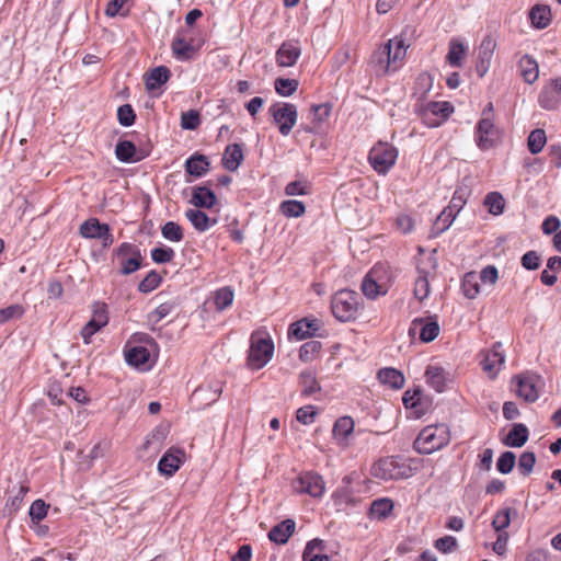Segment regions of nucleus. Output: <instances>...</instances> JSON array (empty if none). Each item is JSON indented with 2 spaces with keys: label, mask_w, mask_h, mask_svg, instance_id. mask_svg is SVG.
Returning <instances> with one entry per match:
<instances>
[{
  "label": "nucleus",
  "mask_w": 561,
  "mask_h": 561,
  "mask_svg": "<svg viewBox=\"0 0 561 561\" xmlns=\"http://www.w3.org/2000/svg\"><path fill=\"white\" fill-rule=\"evenodd\" d=\"M408 46L409 44H405L402 37H391L375 50L371 56V64L376 73L385 76L399 69L405 57Z\"/></svg>",
  "instance_id": "1"
},
{
  "label": "nucleus",
  "mask_w": 561,
  "mask_h": 561,
  "mask_svg": "<svg viewBox=\"0 0 561 561\" xmlns=\"http://www.w3.org/2000/svg\"><path fill=\"white\" fill-rule=\"evenodd\" d=\"M450 432L447 425L436 424L424 427L414 440V449L419 454L430 455L447 446Z\"/></svg>",
  "instance_id": "2"
},
{
  "label": "nucleus",
  "mask_w": 561,
  "mask_h": 561,
  "mask_svg": "<svg viewBox=\"0 0 561 561\" xmlns=\"http://www.w3.org/2000/svg\"><path fill=\"white\" fill-rule=\"evenodd\" d=\"M360 307L362 298L353 290H340L331 300L332 313L341 322L355 320Z\"/></svg>",
  "instance_id": "3"
},
{
  "label": "nucleus",
  "mask_w": 561,
  "mask_h": 561,
  "mask_svg": "<svg viewBox=\"0 0 561 561\" xmlns=\"http://www.w3.org/2000/svg\"><path fill=\"white\" fill-rule=\"evenodd\" d=\"M112 263L118 266V274L126 276L141 267L142 255L137 245L124 242L113 251Z\"/></svg>",
  "instance_id": "4"
},
{
  "label": "nucleus",
  "mask_w": 561,
  "mask_h": 561,
  "mask_svg": "<svg viewBox=\"0 0 561 561\" xmlns=\"http://www.w3.org/2000/svg\"><path fill=\"white\" fill-rule=\"evenodd\" d=\"M373 477L389 481L407 479L412 476V468L397 457L379 459L370 469Z\"/></svg>",
  "instance_id": "5"
},
{
  "label": "nucleus",
  "mask_w": 561,
  "mask_h": 561,
  "mask_svg": "<svg viewBox=\"0 0 561 561\" xmlns=\"http://www.w3.org/2000/svg\"><path fill=\"white\" fill-rule=\"evenodd\" d=\"M397 149L388 142H378L369 152V162L379 174H386L396 163Z\"/></svg>",
  "instance_id": "6"
},
{
  "label": "nucleus",
  "mask_w": 561,
  "mask_h": 561,
  "mask_svg": "<svg viewBox=\"0 0 561 561\" xmlns=\"http://www.w3.org/2000/svg\"><path fill=\"white\" fill-rule=\"evenodd\" d=\"M274 344L270 339L252 336L248 355V366L251 369H261L273 356Z\"/></svg>",
  "instance_id": "7"
},
{
  "label": "nucleus",
  "mask_w": 561,
  "mask_h": 561,
  "mask_svg": "<svg viewBox=\"0 0 561 561\" xmlns=\"http://www.w3.org/2000/svg\"><path fill=\"white\" fill-rule=\"evenodd\" d=\"M270 113L278 126L279 133L283 136L289 135L298 118L296 105L291 103L274 104L270 107Z\"/></svg>",
  "instance_id": "8"
},
{
  "label": "nucleus",
  "mask_w": 561,
  "mask_h": 561,
  "mask_svg": "<svg viewBox=\"0 0 561 561\" xmlns=\"http://www.w3.org/2000/svg\"><path fill=\"white\" fill-rule=\"evenodd\" d=\"M293 488L297 493H306L312 497H321L325 492V482L319 473L306 471L294 480Z\"/></svg>",
  "instance_id": "9"
},
{
  "label": "nucleus",
  "mask_w": 561,
  "mask_h": 561,
  "mask_svg": "<svg viewBox=\"0 0 561 561\" xmlns=\"http://www.w3.org/2000/svg\"><path fill=\"white\" fill-rule=\"evenodd\" d=\"M204 44L203 37H175L171 49L175 59L187 61L196 58Z\"/></svg>",
  "instance_id": "10"
},
{
  "label": "nucleus",
  "mask_w": 561,
  "mask_h": 561,
  "mask_svg": "<svg viewBox=\"0 0 561 561\" xmlns=\"http://www.w3.org/2000/svg\"><path fill=\"white\" fill-rule=\"evenodd\" d=\"M79 230L83 238L102 240L104 248L111 247L114 242L110 226L101 224L96 218H90L82 222Z\"/></svg>",
  "instance_id": "11"
},
{
  "label": "nucleus",
  "mask_w": 561,
  "mask_h": 561,
  "mask_svg": "<svg viewBox=\"0 0 561 561\" xmlns=\"http://www.w3.org/2000/svg\"><path fill=\"white\" fill-rule=\"evenodd\" d=\"M435 267V262L432 259H428L427 262H421L417 265V277L413 293L415 298L420 301L426 299L430 295V276L434 273Z\"/></svg>",
  "instance_id": "12"
},
{
  "label": "nucleus",
  "mask_w": 561,
  "mask_h": 561,
  "mask_svg": "<svg viewBox=\"0 0 561 561\" xmlns=\"http://www.w3.org/2000/svg\"><path fill=\"white\" fill-rule=\"evenodd\" d=\"M497 129L492 117H481L476 127V142L481 150H488L495 145Z\"/></svg>",
  "instance_id": "13"
},
{
  "label": "nucleus",
  "mask_w": 561,
  "mask_h": 561,
  "mask_svg": "<svg viewBox=\"0 0 561 561\" xmlns=\"http://www.w3.org/2000/svg\"><path fill=\"white\" fill-rule=\"evenodd\" d=\"M419 330L420 340L424 343L434 341L440 331L437 317L416 318L412 321L410 332Z\"/></svg>",
  "instance_id": "14"
},
{
  "label": "nucleus",
  "mask_w": 561,
  "mask_h": 561,
  "mask_svg": "<svg viewBox=\"0 0 561 561\" xmlns=\"http://www.w3.org/2000/svg\"><path fill=\"white\" fill-rule=\"evenodd\" d=\"M539 105L548 111L558 108L561 102V78H557L546 84L538 96Z\"/></svg>",
  "instance_id": "15"
},
{
  "label": "nucleus",
  "mask_w": 561,
  "mask_h": 561,
  "mask_svg": "<svg viewBox=\"0 0 561 561\" xmlns=\"http://www.w3.org/2000/svg\"><path fill=\"white\" fill-rule=\"evenodd\" d=\"M185 453L179 448H170L164 453L158 463V470L162 476L172 477L184 462Z\"/></svg>",
  "instance_id": "16"
},
{
  "label": "nucleus",
  "mask_w": 561,
  "mask_h": 561,
  "mask_svg": "<svg viewBox=\"0 0 561 561\" xmlns=\"http://www.w3.org/2000/svg\"><path fill=\"white\" fill-rule=\"evenodd\" d=\"M108 322L107 311L105 305L96 306L93 311L91 320L82 328L81 336L85 344L91 343V337L104 328Z\"/></svg>",
  "instance_id": "17"
},
{
  "label": "nucleus",
  "mask_w": 561,
  "mask_h": 561,
  "mask_svg": "<svg viewBox=\"0 0 561 561\" xmlns=\"http://www.w3.org/2000/svg\"><path fill=\"white\" fill-rule=\"evenodd\" d=\"M301 54L298 41L290 39L282 44L276 53V62L279 67H291Z\"/></svg>",
  "instance_id": "18"
},
{
  "label": "nucleus",
  "mask_w": 561,
  "mask_h": 561,
  "mask_svg": "<svg viewBox=\"0 0 561 561\" xmlns=\"http://www.w3.org/2000/svg\"><path fill=\"white\" fill-rule=\"evenodd\" d=\"M332 500L337 510H346L348 506H355L357 503L350 478L343 479V485L337 488L332 494Z\"/></svg>",
  "instance_id": "19"
},
{
  "label": "nucleus",
  "mask_w": 561,
  "mask_h": 561,
  "mask_svg": "<svg viewBox=\"0 0 561 561\" xmlns=\"http://www.w3.org/2000/svg\"><path fill=\"white\" fill-rule=\"evenodd\" d=\"M501 347V343H496L491 351L484 354V357L481 360L483 370L486 371L491 377H495L504 364L505 356Z\"/></svg>",
  "instance_id": "20"
},
{
  "label": "nucleus",
  "mask_w": 561,
  "mask_h": 561,
  "mask_svg": "<svg viewBox=\"0 0 561 561\" xmlns=\"http://www.w3.org/2000/svg\"><path fill=\"white\" fill-rule=\"evenodd\" d=\"M115 154L122 162H136L146 158L148 152L137 151L136 146L131 141L122 140L115 147Z\"/></svg>",
  "instance_id": "21"
},
{
  "label": "nucleus",
  "mask_w": 561,
  "mask_h": 561,
  "mask_svg": "<svg viewBox=\"0 0 561 561\" xmlns=\"http://www.w3.org/2000/svg\"><path fill=\"white\" fill-rule=\"evenodd\" d=\"M330 114L331 105L329 103L312 105L310 108L312 125L306 126L305 130L307 133L317 134L321 129L322 125L328 121Z\"/></svg>",
  "instance_id": "22"
},
{
  "label": "nucleus",
  "mask_w": 561,
  "mask_h": 561,
  "mask_svg": "<svg viewBox=\"0 0 561 561\" xmlns=\"http://www.w3.org/2000/svg\"><path fill=\"white\" fill-rule=\"evenodd\" d=\"M453 111L454 108L448 102H430L424 110V116L425 118H427L428 115L435 116L433 122H430L428 125L438 126Z\"/></svg>",
  "instance_id": "23"
},
{
  "label": "nucleus",
  "mask_w": 561,
  "mask_h": 561,
  "mask_svg": "<svg viewBox=\"0 0 561 561\" xmlns=\"http://www.w3.org/2000/svg\"><path fill=\"white\" fill-rule=\"evenodd\" d=\"M516 393L526 402H535L538 399V391L536 388L535 378L533 376H517Z\"/></svg>",
  "instance_id": "24"
},
{
  "label": "nucleus",
  "mask_w": 561,
  "mask_h": 561,
  "mask_svg": "<svg viewBox=\"0 0 561 561\" xmlns=\"http://www.w3.org/2000/svg\"><path fill=\"white\" fill-rule=\"evenodd\" d=\"M171 77V71L165 66H159L151 69L145 76V85L148 91L158 90Z\"/></svg>",
  "instance_id": "25"
},
{
  "label": "nucleus",
  "mask_w": 561,
  "mask_h": 561,
  "mask_svg": "<svg viewBox=\"0 0 561 561\" xmlns=\"http://www.w3.org/2000/svg\"><path fill=\"white\" fill-rule=\"evenodd\" d=\"M354 431V421L350 416H342L336 420L333 426V437L341 446L348 445V436Z\"/></svg>",
  "instance_id": "26"
},
{
  "label": "nucleus",
  "mask_w": 561,
  "mask_h": 561,
  "mask_svg": "<svg viewBox=\"0 0 561 561\" xmlns=\"http://www.w3.org/2000/svg\"><path fill=\"white\" fill-rule=\"evenodd\" d=\"M426 382L437 392H443L446 388L447 374L438 365H428L425 370Z\"/></svg>",
  "instance_id": "27"
},
{
  "label": "nucleus",
  "mask_w": 561,
  "mask_h": 561,
  "mask_svg": "<svg viewBox=\"0 0 561 561\" xmlns=\"http://www.w3.org/2000/svg\"><path fill=\"white\" fill-rule=\"evenodd\" d=\"M294 531L295 522L291 519H285L271 528L268 531V538L275 543L284 545L288 541Z\"/></svg>",
  "instance_id": "28"
},
{
  "label": "nucleus",
  "mask_w": 561,
  "mask_h": 561,
  "mask_svg": "<svg viewBox=\"0 0 561 561\" xmlns=\"http://www.w3.org/2000/svg\"><path fill=\"white\" fill-rule=\"evenodd\" d=\"M217 202L215 193L207 186H195L193 188L191 203L195 207L211 208Z\"/></svg>",
  "instance_id": "29"
},
{
  "label": "nucleus",
  "mask_w": 561,
  "mask_h": 561,
  "mask_svg": "<svg viewBox=\"0 0 561 561\" xmlns=\"http://www.w3.org/2000/svg\"><path fill=\"white\" fill-rule=\"evenodd\" d=\"M209 165L210 163L206 156L196 153L186 160L185 171L194 178H202L208 172Z\"/></svg>",
  "instance_id": "30"
},
{
  "label": "nucleus",
  "mask_w": 561,
  "mask_h": 561,
  "mask_svg": "<svg viewBox=\"0 0 561 561\" xmlns=\"http://www.w3.org/2000/svg\"><path fill=\"white\" fill-rule=\"evenodd\" d=\"M243 158L244 156L241 145H229L224 152L222 164L228 171L233 172L240 167Z\"/></svg>",
  "instance_id": "31"
},
{
  "label": "nucleus",
  "mask_w": 561,
  "mask_h": 561,
  "mask_svg": "<svg viewBox=\"0 0 561 561\" xmlns=\"http://www.w3.org/2000/svg\"><path fill=\"white\" fill-rule=\"evenodd\" d=\"M319 329L317 320L301 319L293 323L289 328V336H294L297 340H305L313 334Z\"/></svg>",
  "instance_id": "32"
},
{
  "label": "nucleus",
  "mask_w": 561,
  "mask_h": 561,
  "mask_svg": "<svg viewBox=\"0 0 561 561\" xmlns=\"http://www.w3.org/2000/svg\"><path fill=\"white\" fill-rule=\"evenodd\" d=\"M185 217L193 225V227L201 232L208 230L217 222L216 219L211 220L206 213L195 208L187 209L185 211Z\"/></svg>",
  "instance_id": "33"
},
{
  "label": "nucleus",
  "mask_w": 561,
  "mask_h": 561,
  "mask_svg": "<svg viewBox=\"0 0 561 561\" xmlns=\"http://www.w3.org/2000/svg\"><path fill=\"white\" fill-rule=\"evenodd\" d=\"M377 271L371 270L362 282V291L369 299H375L379 295H385L387 291L386 288H383V286L378 284L375 277Z\"/></svg>",
  "instance_id": "34"
},
{
  "label": "nucleus",
  "mask_w": 561,
  "mask_h": 561,
  "mask_svg": "<svg viewBox=\"0 0 561 561\" xmlns=\"http://www.w3.org/2000/svg\"><path fill=\"white\" fill-rule=\"evenodd\" d=\"M528 436V428L524 424L517 423L514 424L512 430L508 432L504 444L510 447L518 448L526 444Z\"/></svg>",
  "instance_id": "35"
},
{
  "label": "nucleus",
  "mask_w": 561,
  "mask_h": 561,
  "mask_svg": "<svg viewBox=\"0 0 561 561\" xmlns=\"http://www.w3.org/2000/svg\"><path fill=\"white\" fill-rule=\"evenodd\" d=\"M378 379L381 383L392 389H401L404 385L403 374L394 368H382L378 371Z\"/></svg>",
  "instance_id": "36"
},
{
  "label": "nucleus",
  "mask_w": 561,
  "mask_h": 561,
  "mask_svg": "<svg viewBox=\"0 0 561 561\" xmlns=\"http://www.w3.org/2000/svg\"><path fill=\"white\" fill-rule=\"evenodd\" d=\"M299 385L301 386V396L309 397L321 390V387L317 380L316 373L311 369H307L299 375Z\"/></svg>",
  "instance_id": "37"
},
{
  "label": "nucleus",
  "mask_w": 561,
  "mask_h": 561,
  "mask_svg": "<svg viewBox=\"0 0 561 561\" xmlns=\"http://www.w3.org/2000/svg\"><path fill=\"white\" fill-rule=\"evenodd\" d=\"M531 24L537 28H545L551 22V11L548 5L537 4L529 12Z\"/></svg>",
  "instance_id": "38"
},
{
  "label": "nucleus",
  "mask_w": 561,
  "mask_h": 561,
  "mask_svg": "<svg viewBox=\"0 0 561 561\" xmlns=\"http://www.w3.org/2000/svg\"><path fill=\"white\" fill-rule=\"evenodd\" d=\"M520 76L526 83H534L538 79L539 70L537 62L529 56H523L519 60Z\"/></svg>",
  "instance_id": "39"
},
{
  "label": "nucleus",
  "mask_w": 561,
  "mask_h": 561,
  "mask_svg": "<svg viewBox=\"0 0 561 561\" xmlns=\"http://www.w3.org/2000/svg\"><path fill=\"white\" fill-rule=\"evenodd\" d=\"M322 540L313 539L309 541L304 550V561H330L329 557L322 553Z\"/></svg>",
  "instance_id": "40"
},
{
  "label": "nucleus",
  "mask_w": 561,
  "mask_h": 561,
  "mask_svg": "<svg viewBox=\"0 0 561 561\" xmlns=\"http://www.w3.org/2000/svg\"><path fill=\"white\" fill-rule=\"evenodd\" d=\"M517 516V511L511 507H504L496 512L491 523L492 528L497 533H505L504 530L511 524V516Z\"/></svg>",
  "instance_id": "41"
},
{
  "label": "nucleus",
  "mask_w": 561,
  "mask_h": 561,
  "mask_svg": "<svg viewBox=\"0 0 561 561\" xmlns=\"http://www.w3.org/2000/svg\"><path fill=\"white\" fill-rule=\"evenodd\" d=\"M484 206L488 208L489 213L499 216L504 211L505 201L501 193L499 192H490L485 195Z\"/></svg>",
  "instance_id": "42"
},
{
  "label": "nucleus",
  "mask_w": 561,
  "mask_h": 561,
  "mask_svg": "<svg viewBox=\"0 0 561 561\" xmlns=\"http://www.w3.org/2000/svg\"><path fill=\"white\" fill-rule=\"evenodd\" d=\"M221 391H222L221 387H219L218 385H216L215 387H213V386L198 387L193 392V399L197 400V401L207 399L208 402H206L205 405H209L219 399Z\"/></svg>",
  "instance_id": "43"
},
{
  "label": "nucleus",
  "mask_w": 561,
  "mask_h": 561,
  "mask_svg": "<svg viewBox=\"0 0 561 561\" xmlns=\"http://www.w3.org/2000/svg\"><path fill=\"white\" fill-rule=\"evenodd\" d=\"M461 288L463 295L469 298H476L480 293L479 277L474 272L467 273L462 279Z\"/></svg>",
  "instance_id": "44"
},
{
  "label": "nucleus",
  "mask_w": 561,
  "mask_h": 561,
  "mask_svg": "<svg viewBox=\"0 0 561 561\" xmlns=\"http://www.w3.org/2000/svg\"><path fill=\"white\" fill-rule=\"evenodd\" d=\"M465 56H466L465 46L459 42L451 41L449 44L448 54L446 56L447 62L451 67H461Z\"/></svg>",
  "instance_id": "45"
},
{
  "label": "nucleus",
  "mask_w": 561,
  "mask_h": 561,
  "mask_svg": "<svg viewBox=\"0 0 561 561\" xmlns=\"http://www.w3.org/2000/svg\"><path fill=\"white\" fill-rule=\"evenodd\" d=\"M125 356L129 365L139 367L148 362L149 352L144 346H134L126 352Z\"/></svg>",
  "instance_id": "46"
},
{
  "label": "nucleus",
  "mask_w": 561,
  "mask_h": 561,
  "mask_svg": "<svg viewBox=\"0 0 561 561\" xmlns=\"http://www.w3.org/2000/svg\"><path fill=\"white\" fill-rule=\"evenodd\" d=\"M393 510V502L383 497L375 500L370 505V514L378 519L386 518Z\"/></svg>",
  "instance_id": "47"
},
{
  "label": "nucleus",
  "mask_w": 561,
  "mask_h": 561,
  "mask_svg": "<svg viewBox=\"0 0 561 561\" xmlns=\"http://www.w3.org/2000/svg\"><path fill=\"white\" fill-rule=\"evenodd\" d=\"M547 142L546 133L543 129L533 130L527 140L528 149L533 154L539 153Z\"/></svg>",
  "instance_id": "48"
},
{
  "label": "nucleus",
  "mask_w": 561,
  "mask_h": 561,
  "mask_svg": "<svg viewBox=\"0 0 561 561\" xmlns=\"http://www.w3.org/2000/svg\"><path fill=\"white\" fill-rule=\"evenodd\" d=\"M279 208H280V211L286 217H294V218L301 217L306 211L305 204L302 202L296 201V199H289V201L282 202Z\"/></svg>",
  "instance_id": "49"
},
{
  "label": "nucleus",
  "mask_w": 561,
  "mask_h": 561,
  "mask_svg": "<svg viewBox=\"0 0 561 561\" xmlns=\"http://www.w3.org/2000/svg\"><path fill=\"white\" fill-rule=\"evenodd\" d=\"M162 237L171 242H180L184 238L182 227L174 221L165 222L161 228Z\"/></svg>",
  "instance_id": "50"
},
{
  "label": "nucleus",
  "mask_w": 561,
  "mask_h": 561,
  "mask_svg": "<svg viewBox=\"0 0 561 561\" xmlns=\"http://www.w3.org/2000/svg\"><path fill=\"white\" fill-rule=\"evenodd\" d=\"M455 217V211L444 208L434 222L433 230L435 234H439L444 232L447 228H449Z\"/></svg>",
  "instance_id": "51"
},
{
  "label": "nucleus",
  "mask_w": 561,
  "mask_h": 561,
  "mask_svg": "<svg viewBox=\"0 0 561 561\" xmlns=\"http://www.w3.org/2000/svg\"><path fill=\"white\" fill-rule=\"evenodd\" d=\"M495 47H496V44L492 37H485L481 42L480 47H479L480 65L478 66V69L480 67H483L484 70L486 69L484 64L490 61Z\"/></svg>",
  "instance_id": "52"
},
{
  "label": "nucleus",
  "mask_w": 561,
  "mask_h": 561,
  "mask_svg": "<svg viewBox=\"0 0 561 561\" xmlns=\"http://www.w3.org/2000/svg\"><path fill=\"white\" fill-rule=\"evenodd\" d=\"M298 81L295 79L277 78L275 80V90L282 96H290L298 89Z\"/></svg>",
  "instance_id": "53"
},
{
  "label": "nucleus",
  "mask_w": 561,
  "mask_h": 561,
  "mask_svg": "<svg viewBox=\"0 0 561 561\" xmlns=\"http://www.w3.org/2000/svg\"><path fill=\"white\" fill-rule=\"evenodd\" d=\"M516 463V456L512 451H504L496 461V469L502 474L510 473Z\"/></svg>",
  "instance_id": "54"
},
{
  "label": "nucleus",
  "mask_w": 561,
  "mask_h": 561,
  "mask_svg": "<svg viewBox=\"0 0 561 561\" xmlns=\"http://www.w3.org/2000/svg\"><path fill=\"white\" fill-rule=\"evenodd\" d=\"M321 351V343L318 341H310L301 345L299 350V358L302 362H310Z\"/></svg>",
  "instance_id": "55"
},
{
  "label": "nucleus",
  "mask_w": 561,
  "mask_h": 561,
  "mask_svg": "<svg viewBox=\"0 0 561 561\" xmlns=\"http://www.w3.org/2000/svg\"><path fill=\"white\" fill-rule=\"evenodd\" d=\"M161 283V276L156 272H149L146 277L139 283L138 289L141 293H150L154 290Z\"/></svg>",
  "instance_id": "56"
},
{
  "label": "nucleus",
  "mask_w": 561,
  "mask_h": 561,
  "mask_svg": "<svg viewBox=\"0 0 561 561\" xmlns=\"http://www.w3.org/2000/svg\"><path fill=\"white\" fill-rule=\"evenodd\" d=\"M233 301V291L229 287H222L216 291L215 305L218 310L228 308Z\"/></svg>",
  "instance_id": "57"
},
{
  "label": "nucleus",
  "mask_w": 561,
  "mask_h": 561,
  "mask_svg": "<svg viewBox=\"0 0 561 561\" xmlns=\"http://www.w3.org/2000/svg\"><path fill=\"white\" fill-rule=\"evenodd\" d=\"M536 463V455L531 451H524L518 459V470L523 476H529Z\"/></svg>",
  "instance_id": "58"
},
{
  "label": "nucleus",
  "mask_w": 561,
  "mask_h": 561,
  "mask_svg": "<svg viewBox=\"0 0 561 561\" xmlns=\"http://www.w3.org/2000/svg\"><path fill=\"white\" fill-rule=\"evenodd\" d=\"M201 124L199 113L195 110H191L182 113L181 115V127L183 129L194 130Z\"/></svg>",
  "instance_id": "59"
},
{
  "label": "nucleus",
  "mask_w": 561,
  "mask_h": 561,
  "mask_svg": "<svg viewBox=\"0 0 561 561\" xmlns=\"http://www.w3.org/2000/svg\"><path fill=\"white\" fill-rule=\"evenodd\" d=\"M174 255L173 249L169 247H159L151 250V259L158 264L171 262Z\"/></svg>",
  "instance_id": "60"
},
{
  "label": "nucleus",
  "mask_w": 561,
  "mask_h": 561,
  "mask_svg": "<svg viewBox=\"0 0 561 561\" xmlns=\"http://www.w3.org/2000/svg\"><path fill=\"white\" fill-rule=\"evenodd\" d=\"M48 505L43 500H36L30 507V517L33 523H39L47 515Z\"/></svg>",
  "instance_id": "61"
},
{
  "label": "nucleus",
  "mask_w": 561,
  "mask_h": 561,
  "mask_svg": "<svg viewBox=\"0 0 561 561\" xmlns=\"http://www.w3.org/2000/svg\"><path fill=\"white\" fill-rule=\"evenodd\" d=\"M24 314L23 306L15 304L0 309V323H5L12 319H19Z\"/></svg>",
  "instance_id": "62"
},
{
  "label": "nucleus",
  "mask_w": 561,
  "mask_h": 561,
  "mask_svg": "<svg viewBox=\"0 0 561 561\" xmlns=\"http://www.w3.org/2000/svg\"><path fill=\"white\" fill-rule=\"evenodd\" d=\"M117 118L121 125L128 127L135 123L136 114L129 104L121 105L117 110Z\"/></svg>",
  "instance_id": "63"
},
{
  "label": "nucleus",
  "mask_w": 561,
  "mask_h": 561,
  "mask_svg": "<svg viewBox=\"0 0 561 561\" xmlns=\"http://www.w3.org/2000/svg\"><path fill=\"white\" fill-rule=\"evenodd\" d=\"M310 192L308 182L305 181H293L289 182L285 187V194L288 196L295 195H307Z\"/></svg>",
  "instance_id": "64"
}]
</instances>
